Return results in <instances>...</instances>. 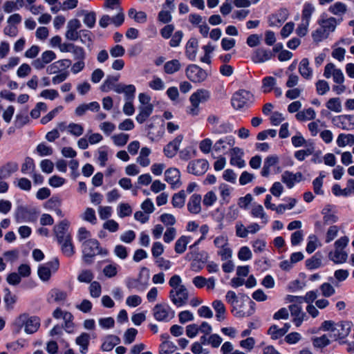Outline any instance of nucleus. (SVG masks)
Wrapping results in <instances>:
<instances>
[{"label":"nucleus","instance_id":"obj_24","mask_svg":"<svg viewBox=\"0 0 354 354\" xmlns=\"http://www.w3.org/2000/svg\"><path fill=\"white\" fill-rule=\"evenodd\" d=\"M299 73L306 80H310L313 77V69L310 67L308 58H303L299 62Z\"/></svg>","mask_w":354,"mask_h":354},{"label":"nucleus","instance_id":"obj_1","mask_svg":"<svg viewBox=\"0 0 354 354\" xmlns=\"http://www.w3.org/2000/svg\"><path fill=\"white\" fill-rule=\"evenodd\" d=\"M169 285L171 287L169 297L171 302L177 307L185 305L189 299V292L187 288L182 284V279L178 274L173 275Z\"/></svg>","mask_w":354,"mask_h":354},{"label":"nucleus","instance_id":"obj_52","mask_svg":"<svg viewBox=\"0 0 354 354\" xmlns=\"http://www.w3.org/2000/svg\"><path fill=\"white\" fill-rule=\"evenodd\" d=\"M82 14L84 15V23L90 28L95 24L96 15L94 12H87L82 10Z\"/></svg>","mask_w":354,"mask_h":354},{"label":"nucleus","instance_id":"obj_55","mask_svg":"<svg viewBox=\"0 0 354 354\" xmlns=\"http://www.w3.org/2000/svg\"><path fill=\"white\" fill-rule=\"evenodd\" d=\"M89 293L91 297L98 298L102 293V286L98 281H92L89 286Z\"/></svg>","mask_w":354,"mask_h":354},{"label":"nucleus","instance_id":"obj_43","mask_svg":"<svg viewBox=\"0 0 354 354\" xmlns=\"http://www.w3.org/2000/svg\"><path fill=\"white\" fill-rule=\"evenodd\" d=\"M232 131L231 124L228 122H223L219 125L211 127V131L214 134H225Z\"/></svg>","mask_w":354,"mask_h":354},{"label":"nucleus","instance_id":"obj_54","mask_svg":"<svg viewBox=\"0 0 354 354\" xmlns=\"http://www.w3.org/2000/svg\"><path fill=\"white\" fill-rule=\"evenodd\" d=\"M35 169V165L34 160L31 158L27 157L21 165V172L24 174H30L34 171Z\"/></svg>","mask_w":354,"mask_h":354},{"label":"nucleus","instance_id":"obj_35","mask_svg":"<svg viewBox=\"0 0 354 354\" xmlns=\"http://www.w3.org/2000/svg\"><path fill=\"white\" fill-rule=\"evenodd\" d=\"M182 65L179 60L172 59L167 62L164 65V72L167 74L171 75L180 70Z\"/></svg>","mask_w":354,"mask_h":354},{"label":"nucleus","instance_id":"obj_31","mask_svg":"<svg viewBox=\"0 0 354 354\" xmlns=\"http://www.w3.org/2000/svg\"><path fill=\"white\" fill-rule=\"evenodd\" d=\"M90 342V335L86 333H82L75 339V343L80 346V353L86 354L88 351V347Z\"/></svg>","mask_w":354,"mask_h":354},{"label":"nucleus","instance_id":"obj_42","mask_svg":"<svg viewBox=\"0 0 354 354\" xmlns=\"http://www.w3.org/2000/svg\"><path fill=\"white\" fill-rule=\"evenodd\" d=\"M316 113L313 108H308L307 109L299 111L295 117L299 121H304L307 120H313L315 118Z\"/></svg>","mask_w":354,"mask_h":354},{"label":"nucleus","instance_id":"obj_53","mask_svg":"<svg viewBox=\"0 0 354 354\" xmlns=\"http://www.w3.org/2000/svg\"><path fill=\"white\" fill-rule=\"evenodd\" d=\"M6 295L4 297V302L6 304V308L10 310L13 308L14 304L17 301V296L12 295L8 288L5 289Z\"/></svg>","mask_w":354,"mask_h":354},{"label":"nucleus","instance_id":"obj_36","mask_svg":"<svg viewBox=\"0 0 354 354\" xmlns=\"http://www.w3.org/2000/svg\"><path fill=\"white\" fill-rule=\"evenodd\" d=\"M186 193L185 190H180L173 195L171 203L175 208H182L185 205Z\"/></svg>","mask_w":354,"mask_h":354},{"label":"nucleus","instance_id":"obj_49","mask_svg":"<svg viewBox=\"0 0 354 354\" xmlns=\"http://www.w3.org/2000/svg\"><path fill=\"white\" fill-rule=\"evenodd\" d=\"M328 10L335 15H342L346 12V6L342 2H336L329 7Z\"/></svg>","mask_w":354,"mask_h":354},{"label":"nucleus","instance_id":"obj_13","mask_svg":"<svg viewBox=\"0 0 354 354\" xmlns=\"http://www.w3.org/2000/svg\"><path fill=\"white\" fill-rule=\"evenodd\" d=\"M274 57V53L272 51L261 47L254 51L251 58L254 63H263L271 59Z\"/></svg>","mask_w":354,"mask_h":354},{"label":"nucleus","instance_id":"obj_22","mask_svg":"<svg viewBox=\"0 0 354 354\" xmlns=\"http://www.w3.org/2000/svg\"><path fill=\"white\" fill-rule=\"evenodd\" d=\"M201 196L200 194H193L188 203H187V209L188 211L192 214H198L201 211Z\"/></svg>","mask_w":354,"mask_h":354},{"label":"nucleus","instance_id":"obj_60","mask_svg":"<svg viewBox=\"0 0 354 354\" xmlns=\"http://www.w3.org/2000/svg\"><path fill=\"white\" fill-rule=\"evenodd\" d=\"M82 219L88 221L92 224H95L97 222V218L95 216V212L93 208L87 207L82 216Z\"/></svg>","mask_w":354,"mask_h":354},{"label":"nucleus","instance_id":"obj_8","mask_svg":"<svg viewBox=\"0 0 354 354\" xmlns=\"http://www.w3.org/2000/svg\"><path fill=\"white\" fill-rule=\"evenodd\" d=\"M18 321L19 323L24 325L25 332L28 334L35 333L40 326V319L39 317L35 316L28 317L26 314L19 315Z\"/></svg>","mask_w":354,"mask_h":354},{"label":"nucleus","instance_id":"obj_28","mask_svg":"<svg viewBox=\"0 0 354 354\" xmlns=\"http://www.w3.org/2000/svg\"><path fill=\"white\" fill-rule=\"evenodd\" d=\"M323 215V223L324 225H332L338 221V217L334 212L330 209V205L326 206L322 211Z\"/></svg>","mask_w":354,"mask_h":354},{"label":"nucleus","instance_id":"obj_20","mask_svg":"<svg viewBox=\"0 0 354 354\" xmlns=\"http://www.w3.org/2000/svg\"><path fill=\"white\" fill-rule=\"evenodd\" d=\"M288 12L286 9H281L277 13L272 15L269 17V24L270 26L279 27L288 18Z\"/></svg>","mask_w":354,"mask_h":354},{"label":"nucleus","instance_id":"obj_6","mask_svg":"<svg viewBox=\"0 0 354 354\" xmlns=\"http://www.w3.org/2000/svg\"><path fill=\"white\" fill-rule=\"evenodd\" d=\"M153 315L158 322H167L175 316V312L165 303L158 304L153 308Z\"/></svg>","mask_w":354,"mask_h":354},{"label":"nucleus","instance_id":"obj_47","mask_svg":"<svg viewBox=\"0 0 354 354\" xmlns=\"http://www.w3.org/2000/svg\"><path fill=\"white\" fill-rule=\"evenodd\" d=\"M326 107L334 112L340 113L342 111V103L339 97H333L328 100L326 104Z\"/></svg>","mask_w":354,"mask_h":354},{"label":"nucleus","instance_id":"obj_4","mask_svg":"<svg viewBox=\"0 0 354 354\" xmlns=\"http://www.w3.org/2000/svg\"><path fill=\"white\" fill-rule=\"evenodd\" d=\"M253 102V94L244 89L236 91L231 100L232 106L237 110L249 107Z\"/></svg>","mask_w":354,"mask_h":354},{"label":"nucleus","instance_id":"obj_9","mask_svg":"<svg viewBox=\"0 0 354 354\" xmlns=\"http://www.w3.org/2000/svg\"><path fill=\"white\" fill-rule=\"evenodd\" d=\"M59 268V261L57 259L52 261L42 264L39 266L38 275L44 281H47L51 277L52 272H56Z\"/></svg>","mask_w":354,"mask_h":354},{"label":"nucleus","instance_id":"obj_39","mask_svg":"<svg viewBox=\"0 0 354 354\" xmlns=\"http://www.w3.org/2000/svg\"><path fill=\"white\" fill-rule=\"evenodd\" d=\"M190 238L187 236H181L176 242L174 250L178 254L183 253L187 248V245L189 243Z\"/></svg>","mask_w":354,"mask_h":354},{"label":"nucleus","instance_id":"obj_21","mask_svg":"<svg viewBox=\"0 0 354 354\" xmlns=\"http://www.w3.org/2000/svg\"><path fill=\"white\" fill-rule=\"evenodd\" d=\"M235 144L234 139L231 136L225 137L218 140L213 145V150L216 153H221L227 149V146L232 147Z\"/></svg>","mask_w":354,"mask_h":354},{"label":"nucleus","instance_id":"obj_61","mask_svg":"<svg viewBox=\"0 0 354 354\" xmlns=\"http://www.w3.org/2000/svg\"><path fill=\"white\" fill-rule=\"evenodd\" d=\"M116 8L118 10V12L115 16L111 17V23L116 27H119L124 23V14L120 6H118Z\"/></svg>","mask_w":354,"mask_h":354},{"label":"nucleus","instance_id":"obj_37","mask_svg":"<svg viewBox=\"0 0 354 354\" xmlns=\"http://www.w3.org/2000/svg\"><path fill=\"white\" fill-rule=\"evenodd\" d=\"M315 147L313 143H309L306 145V149L299 150L295 152V157L299 161L304 160L306 157L313 153Z\"/></svg>","mask_w":354,"mask_h":354},{"label":"nucleus","instance_id":"obj_27","mask_svg":"<svg viewBox=\"0 0 354 354\" xmlns=\"http://www.w3.org/2000/svg\"><path fill=\"white\" fill-rule=\"evenodd\" d=\"M347 257V253L343 250L335 248L334 251L328 253V259L335 263H343L346 262Z\"/></svg>","mask_w":354,"mask_h":354},{"label":"nucleus","instance_id":"obj_29","mask_svg":"<svg viewBox=\"0 0 354 354\" xmlns=\"http://www.w3.org/2000/svg\"><path fill=\"white\" fill-rule=\"evenodd\" d=\"M279 162V158L276 155L268 156L263 163V167L261 170V176L268 177L270 174V168Z\"/></svg>","mask_w":354,"mask_h":354},{"label":"nucleus","instance_id":"obj_33","mask_svg":"<svg viewBox=\"0 0 354 354\" xmlns=\"http://www.w3.org/2000/svg\"><path fill=\"white\" fill-rule=\"evenodd\" d=\"M212 307L216 311V317L218 322L225 319L226 309L224 304L221 300H215L212 302Z\"/></svg>","mask_w":354,"mask_h":354},{"label":"nucleus","instance_id":"obj_18","mask_svg":"<svg viewBox=\"0 0 354 354\" xmlns=\"http://www.w3.org/2000/svg\"><path fill=\"white\" fill-rule=\"evenodd\" d=\"M230 164L236 166L239 168H243L245 165L244 160L242 158L243 151L239 147H234L230 151Z\"/></svg>","mask_w":354,"mask_h":354},{"label":"nucleus","instance_id":"obj_19","mask_svg":"<svg viewBox=\"0 0 354 354\" xmlns=\"http://www.w3.org/2000/svg\"><path fill=\"white\" fill-rule=\"evenodd\" d=\"M67 298V293L59 288L50 290L48 294L47 301L49 304L60 303L64 301Z\"/></svg>","mask_w":354,"mask_h":354},{"label":"nucleus","instance_id":"obj_51","mask_svg":"<svg viewBox=\"0 0 354 354\" xmlns=\"http://www.w3.org/2000/svg\"><path fill=\"white\" fill-rule=\"evenodd\" d=\"M68 133L75 137L82 136L84 133V127L82 124L71 122L67 126Z\"/></svg>","mask_w":354,"mask_h":354},{"label":"nucleus","instance_id":"obj_50","mask_svg":"<svg viewBox=\"0 0 354 354\" xmlns=\"http://www.w3.org/2000/svg\"><path fill=\"white\" fill-rule=\"evenodd\" d=\"M111 139L115 145L118 147H123L127 143L129 139V136L124 133H120L111 136Z\"/></svg>","mask_w":354,"mask_h":354},{"label":"nucleus","instance_id":"obj_63","mask_svg":"<svg viewBox=\"0 0 354 354\" xmlns=\"http://www.w3.org/2000/svg\"><path fill=\"white\" fill-rule=\"evenodd\" d=\"M218 189L221 192V196L222 200L225 201L226 203H229L230 201V195L231 193V188L229 185L222 183L219 185Z\"/></svg>","mask_w":354,"mask_h":354},{"label":"nucleus","instance_id":"obj_23","mask_svg":"<svg viewBox=\"0 0 354 354\" xmlns=\"http://www.w3.org/2000/svg\"><path fill=\"white\" fill-rule=\"evenodd\" d=\"M153 110V104H147L145 106H140L138 107L139 113L136 115V121L140 123H144L151 115Z\"/></svg>","mask_w":354,"mask_h":354},{"label":"nucleus","instance_id":"obj_34","mask_svg":"<svg viewBox=\"0 0 354 354\" xmlns=\"http://www.w3.org/2000/svg\"><path fill=\"white\" fill-rule=\"evenodd\" d=\"M250 214L254 218H261V223L264 225L268 223V216L261 205H254L251 209Z\"/></svg>","mask_w":354,"mask_h":354},{"label":"nucleus","instance_id":"obj_2","mask_svg":"<svg viewBox=\"0 0 354 354\" xmlns=\"http://www.w3.org/2000/svg\"><path fill=\"white\" fill-rule=\"evenodd\" d=\"M340 20H337L333 17H324L322 16L317 24L319 27L312 32V37L315 42L319 43L328 37L329 35L335 30Z\"/></svg>","mask_w":354,"mask_h":354},{"label":"nucleus","instance_id":"obj_12","mask_svg":"<svg viewBox=\"0 0 354 354\" xmlns=\"http://www.w3.org/2000/svg\"><path fill=\"white\" fill-rule=\"evenodd\" d=\"M69 225V221L66 219H64L54 226L53 231L57 242L71 237V234L68 232Z\"/></svg>","mask_w":354,"mask_h":354},{"label":"nucleus","instance_id":"obj_32","mask_svg":"<svg viewBox=\"0 0 354 354\" xmlns=\"http://www.w3.org/2000/svg\"><path fill=\"white\" fill-rule=\"evenodd\" d=\"M17 163L8 162L0 168V178H7L10 177L11 174L17 171Z\"/></svg>","mask_w":354,"mask_h":354},{"label":"nucleus","instance_id":"obj_3","mask_svg":"<svg viewBox=\"0 0 354 354\" xmlns=\"http://www.w3.org/2000/svg\"><path fill=\"white\" fill-rule=\"evenodd\" d=\"M83 259L84 261L90 264L92 263V258L97 254H107L108 251L104 250H100V243L97 240L95 239H90L84 241L82 245Z\"/></svg>","mask_w":354,"mask_h":354},{"label":"nucleus","instance_id":"obj_25","mask_svg":"<svg viewBox=\"0 0 354 354\" xmlns=\"http://www.w3.org/2000/svg\"><path fill=\"white\" fill-rule=\"evenodd\" d=\"M210 98V93L207 90L198 89L189 97V101H193L195 103L200 104V103L205 102Z\"/></svg>","mask_w":354,"mask_h":354},{"label":"nucleus","instance_id":"obj_62","mask_svg":"<svg viewBox=\"0 0 354 354\" xmlns=\"http://www.w3.org/2000/svg\"><path fill=\"white\" fill-rule=\"evenodd\" d=\"M268 334L271 336L272 339H277L285 335L283 330L277 325L271 326L268 330Z\"/></svg>","mask_w":354,"mask_h":354},{"label":"nucleus","instance_id":"obj_64","mask_svg":"<svg viewBox=\"0 0 354 354\" xmlns=\"http://www.w3.org/2000/svg\"><path fill=\"white\" fill-rule=\"evenodd\" d=\"M217 196L213 191L207 192L203 200V205L206 207H210L216 201Z\"/></svg>","mask_w":354,"mask_h":354},{"label":"nucleus","instance_id":"obj_15","mask_svg":"<svg viewBox=\"0 0 354 354\" xmlns=\"http://www.w3.org/2000/svg\"><path fill=\"white\" fill-rule=\"evenodd\" d=\"M180 173L176 168H169L165 172V180L171 185L172 188L179 187L180 183Z\"/></svg>","mask_w":354,"mask_h":354},{"label":"nucleus","instance_id":"obj_16","mask_svg":"<svg viewBox=\"0 0 354 354\" xmlns=\"http://www.w3.org/2000/svg\"><path fill=\"white\" fill-rule=\"evenodd\" d=\"M303 178V175L301 172H297L295 174L286 171L281 175V180L286 185L288 188H292L295 183L300 182Z\"/></svg>","mask_w":354,"mask_h":354},{"label":"nucleus","instance_id":"obj_56","mask_svg":"<svg viewBox=\"0 0 354 354\" xmlns=\"http://www.w3.org/2000/svg\"><path fill=\"white\" fill-rule=\"evenodd\" d=\"M132 214V208L128 203H122L118 207V214L119 217L124 218Z\"/></svg>","mask_w":354,"mask_h":354},{"label":"nucleus","instance_id":"obj_45","mask_svg":"<svg viewBox=\"0 0 354 354\" xmlns=\"http://www.w3.org/2000/svg\"><path fill=\"white\" fill-rule=\"evenodd\" d=\"M119 75L113 76L109 75L107 76L106 80L103 82V84L100 86V89L103 92H109L112 89V87L115 86V83L119 80Z\"/></svg>","mask_w":354,"mask_h":354},{"label":"nucleus","instance_id":"obj_46","mask_svg":"<svg viewBox=\"0 0 354 354\" xmlns=\"http://www.w3.org/2000/svg\"><path fill=\"white\" fill-rule=\"evenodd\" d=\"M276 84V80L273 77H266L262 80V91L265 93H270Z\"/></svg>","mask_w":354,"mask_h":354},{"label":"nucleus","instance_id":"obj_58","mask_svg":"<svg viewBox=\"0 0 354 354\" xmlns=\"http://www.w3.org/2000/svg\"><path fill=\"white\" fill-rule=\"evenodd\" d=\"M176 348V345L169 340H165L160 344L161 354H171L175 351Z\"/></svg>","mask_w":354,"mask_h":354},{"label":"nucleus","instance_id":"obj_38","mask_svg":"<svg viewBox=\"0 0 354 354\" xmlns=\"http://www.w3.org/2000/svg\"><path fill=\"white\" fill-rule=\"evenodd\" d=\"M337 145L339 147H344L347 145H354V135L340 133L337 139Z\"/></svg>","mask_w":354,"mask_h":354},{"label":"nucleus","instance_id":"obj_30","mask_svg":"<svg viewBox=\"0 0 354 354\" xmlns=\"http://www.w3.org/2000/svg\"><path fill=\"white\" fill-rule=\"evenodd\" d=\"M58 243L61 245L62 252L65 256L71 257L75 254V248L72 243V237L62 240Z\"/></svg>","mask_w":354,"mask_h":354},{"label":"nucleus","instance_id":"obj_40","mask_svg":"<svg viewBox=\"0 0 354 354\" xmlns=\"http://www.w3.org/2000/svg\"><path fill=\"white\" fill-rule=\"evenodd\" d=\"M151 153V150L147 147H142L140 150V155L137 158V162L142 167H147L150 164L148 158Z\"/></svg>","mask_w":354,"mask_h":354},{"label":"nucleus","instance_id":"obj_41","mask_svg":"<svg viewBox=\"0 0 354 354\" xmlns=\"http://www.w3.org/2000/svg\"><path fill=\"white\" fill-rule=\"evenodd\" d=\"M306 266L310 270L319 268L322 266V255L316 253L311 258L306 261Z\"/></svg>","mask_w":354,"mask_h":354},{"label":"nucleus","instance_id":"obj_14","mask_svg":"<svg viewBox=\"0 0 354 354\" xmlns=\"http://www.w3.org/2000/svg\"><path fill=\"white\" fill-rule=\"evenodd\" d=\"M183 140V136L178 135L172 141L169 142L163 149L165 155L167 158H173L175 156Z\"/></svg>","mask_w":354,"mask_h":354},{"label":"nucleus","instance_id":"obj_17","mask_svg":"<svg viewBox=\"0 0 354 354\" xmlns=\"http://www.w3.org/2000/svg\"><path fill=\"white\" fill-rule=\"evenodd\" d=\"M290 314L294 317L292 322L299 327L302 324L306 317V314L302 311L301 306L299 304H291L289 306Z\"/></svg>","mask_w":354,"mask_h":354},{"label":"nucleus","instance_id":"obj_44","mask_svg":"<svg viewBox=\"0 0 354 354\" xmlns=\"http://www.w3.org/2000/svg\"><path fill=\"white\" fill-rule=\"evenodd\" d=\"M119 338L115 335H111L106 337L102 343L101 348L104 351H110L118 343Z\"/></svg>","mask_w":354,"mask_h":354},{"label":"nucleus","instance_id":"obj_57","mask_svg":"<svg viewBox=\"0 0 354 354\" xmlns=\"http://www.w3.org/2000/svg\"><path fill=\"white\" fill-rule=\"evenodd\" d=\"M196 156V151L192 147H186L179 152V158L184 161H187Z\"/></svg>","mask_w":354,"mask_h":354},{"label":"nucleus","instance_id":"obj_7","mask_svg":"<svg viewBox=\"0 0 354 354\" xmlns=\"http://www.w3.org/2000/svg\"><path fill=\"white\" fill-rule=\"evenodd\" d=\"M187 77L194 83L203 82L207 77L205 70L196 64H190L185 69Z\"/></svg>","mask_w":354,"mask_h":354},{"label":"nucleus","instance_id":"obj_11","mask_svg":"<svg viewBox=\"0 0 354 354\" xmlns=\"http://www.w3.org/2000/svg\"><path fill=\"white\" fill-rule=\"evenodd\" d=\"M56 59L55 53L52 50H46L41 55V57L34 59L32 62V66L37 70L45 68L46 65Z\"/></svg>","mask_w":354,"mask_h":354},{"label":"nucleus","instance_id":"obj_59","mask_svg":"<svg viewBox=\"0 0 354 354\" xmlns=\"http://www.w3.org/2000/svg\"><path fill=\"white\" fill-rule=\"evenodd\" d=\"M94 278L93 272L90 270H82L77 277V280L82 283H91Z\"/></svg>","mask_w":354,"mask_h":354},{"label":"nucleus","instance_id":"obj_48","mask_svg":"<svg viewBox=\"0 0 354 354\" xmlns=\"http://www.w3.org/2000/svg\"><path fill=\"white\" fill-rule=\"evenodd\" d=\"M315 7L310 3H306L304 5V8L302 10L301 14V20L310 22L311 16L313 13L315 12Z\"/></svg>","mask_w":354,"mask_h":354},{"label":"nucleus","instance_id":"obj_10","mask_svg":"<svg viewBox=\"0 0 354 354\" xmlns=\"http://www.w3.org/2000/svg\"><path fill=\"white\" fill-rule=\"evenodd\" d=\"M209 168V163L205 159L192 160L187 167V171L195 176L203 175Z\"/></svg>","mask_w":354,"mask_h":354},{"label":"nucleus","instance_id":"obj_26","mask_svg":"<svg viewBox=\"0 0 354 354\" xmlns=\"http://www.w3.org/2000/svg\"><path fill=\"white\" fill-rule=\"evenodd\" d=\"M198 46V41L195 38H191L187 41L185 48V55L189 60H195Z\"/></svg>","mask_w":354,"mask_h":354},{"label":"nucleus","instance_id":"obj_5","mask_svg":"<svg viewBox=\"0 0 354 354\" xmlns=\"http://www.w3.org/2000/svg\"><path fill=\"white\" fill-rule=\"evenodd\" d=\"M214 245L217 249V254L222 261H226L232 258V250L226 235L221 234L216 236L214 240Z\"/></svg>","mask_w":354,"mask_h":354}]
</instances>
